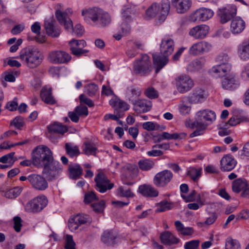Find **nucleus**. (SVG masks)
Returning a JSON list of instances; mask_svg holds the SVG:
<instances>
[{"label": "nucleus", "instance_id": "obj_45", "mask_svg": "<svg viewBox=\"0 0 249 249\" xmlns=\"http://www.w3.org/2000/svg\"><path fill=\"white\" fill-rule=\"evenodd\" d=\"M170 9V1L169 0H162L160 5V19H164L169 13Z\"/></svg>", "mask_w": 249, "mask_h": 249}, {"label": "nucleus", "instance_id": "obj_25", "mask_svg": "<svg viewBox=\"0 0 249 249\" xmlns=\"http://www.w3.org/2000/svg\"><path fill=\"white\" fill-rule=\"evenodd\" d=\"M239 86L238 79L232 75L225 77L222 81V87L226 90L233 91L237 89Z\"/></svg>", "mask_w": 249, "mask_h": 249}, {"label": "nucleus", "instance_id": "obj_12", "mask_svg": "<svg viewBox=\"0 0 249 249\" xmlns=\"http://www.w3.org/2000/svg\"><path fill=\"white\" fill-rule=\"evenodd\" d=\"M48 59L49 62L53 64H67L71 61V57L68 53L59 50L50 52Z\"/></svg>", "mask_w": 249, "mask_h": 249}, {"label": "nucleus", "instance_id": "obj_16", "mask_svg": "<svg viewBox=\"0 0 249 249\" xmlns=\"http://www.w3.org/2000/svg\"><path fill=\"white\" fill-rule=\"evenodd\" d=\"M213 12L210 9L201 8L196 10L190 16V20L193 22L205 21L211 18Z\"/></svg>", "mask_w": 249, "mask_h": 249}, {"label": "nucleus", "instance_id": "obj_30", "mask_svg": "<svg viewBox=\"0 0 249 249\" xmlns=\"http://www.w3.org/2000/svg\"><path fill=\"white\" fill-rule=\"evenodd\" d=\"M236 14V9L232 7L224 8L219 10L220 22L224 24L230 20Z\"/></svg>", "mask_w": 249, "mask_h": 249}, {"label": "nucleus", "instance_id": "obj_10", "mask_svg": "<svg viewBox=\"0 0 249 249\" xmlns=\"http://www.w3.org/2000/svg\"><path fill=\"white\" fill-rule=\"evenodd\" d=\"M62 171V167L61 164L57 161H53L51 165L43 167L42 173L48 180L52 181L57 179Z\"/></svg>", "mask_w": 249, "mask_h": 249}, {"label": "nucleus", "instance_id": "obj_60", "mask_svg": "<svg viewBox=\"0 0 249 249\" xmlns=\"http://www.w3.org/2000/svg\"><path fill=\"white\" fill-rule=\"evenodd\" d=\"M97 199L98 198L96 194L92 191L89 192L85 195L84 202L85 203H90Z\"/></svg>", "mask_w": 249, "mask_h": 249}, {"label": "nucleus", "instance_id": "obj_4", "mask_svg": "<svg viewBox=\"0 0 249 249\" xmlns=\"http://www.w3.org/2000/svg\"><path fill=\"white\" fill-rule=\"evenodd\" d=\"M82 15L84 17L85 20L89 21L90 19L95 25L100 27L106 26L111 21L109 14L98 8H93L83 11Z\"/></svg>", "mask_w": 249, "mask_h": 249}, {"label": "nucleus", "instance_id": "obj_6", "mask_svg": "<svg viewBox=\"0 0 249 249\" xmlns=\"http://www.w3.org/2000/svg\"><path fill=\"white\" fill-rule=\"evenodd\" d=\"M55 17L59 23L63 25L66 30H72L78 36H80L83 34L84 32L83 27L80 24H77L73 28L72 20L68 17L66 12H62L57 10L55 12Z\"/></svg>", "mask_w": 249, "mask_h": 249}, {"label": "nucleus", "instance_id": "obj_23", "mask_svg": "<svg viewBox=\"0 0 249 249\" xmlns=\"http://www.w3.org/2000/svg\"><path fill=\"white\" fill-rule=\"evenodd\" d=\"M210 28L206 25H197L192 28L189 35L196 39L205 38L209 33Z\"/></svg>", "mask_w": 249, "mask_h": 249}, {"label": "nucleus", "instance_id": "obj_42", "mask_svg": "<svg viewBox=\"0 0 249 249\" xmlns=\"http://www.w3.org/2000/svg\"><path fill=\"white\" fill-rule=\"evenodd\" d=\"M175 226L179 234L183 236H189L192 235L194 230L192 227H185L180 221L175 222Z\"/></svg>", "mask_w": 249, "mask_h": 249}, {"label": "nucleus", "instance_id": "obj_58", "mask_svg": "<svg viewBox=\"0 0 249 249\" xmlns=\"http://www.w3.org/2000/svg\"><path fill=\"white\" fill-rule=\"evenodd\" d=\"M173 134H170L168 132H164L155 137V140L157 142H160L163 140H173Z\"/></svg>", "mask_w": 249, "mask_h": 249}, {"label": "nucleus", "instance_id": "obj_40", "mask_svg": "<svg viewBox=\"0 0 249 249\" xmlns=\"http://www.w3.org/2000/svg\"><path fill=\"white\" fill-rule=\"evenodd\" d=\"M69 176L71 178H79L83 173V169L78 164L70 165L69 166Z\"/></svg>", "mask_w": 249, "mask_h": 249}, {"label": "nucleus", "instance_id": "obj_55", "mask_svg": "<svg viewBox=\"0 0 249 249\" xmlns=\"http://www.w3.org/2000/svg\"><path fill=\"white\" fill-rule=\"evenodd\" d=\"M204 63L205 62L203 59H196L190 64V67L192 68V71H197L203 67Z\"/></svg>", "mask_w": 249, "mask_h": 249}, {"label": "nucleus", "instance_id": "obj_11", "mask_svg": "<svg viewBox=\"0 0 249 249\" xmlns=\"http://www.w3.org/2000/svg\"><path fill=\"white\" fill-rule=\"evenodd\" d=\"M28 180L35 190L43 191L49 186L47 179L42 175L32 174L28 176Z\"/></svg>", "mask_w": 249, "mask_h": 249}, {"label": "nucleus", "instance_id": "obj_41", "mask_svg": "<svg viewBox=\"0 0 249 249\" xmlns=\"http://www.w3.org/2000/svg\"><path fill=\"white\" fill-rule=\"evenodd\" d=\"M248 186V182L245 179L238 178L233 182L232 189L234 192L238 193L241 191H244L247 190Z\"/></svg>", "mask_w": 249, "mask_h": 249}, {"label": "nucleus", "instance_id": "obj_53", "mask_svg": "<svg viewBox=\"0 0 249 249\" xmlns=\"http://www.w3.org/2000/svg\"><path fill=\"white\" fill-rule=\"evenodd\" d=\"M90 206L95 213H101L105 208V202L104 200H101L100 201L92 203Z\"/></svg>", "mask_w": 249, "mask_h": 249}, {"label": "nucleus", "instance_id": "obj_56", "mask_svg": "<svg viewBox=\"0 0 249 249\" xmlns=\"http://www.w3.org/2000/svg\"><path fill=\"white\" fill-rule=\"evenodd\" d=\"M15 152H11L0 158V162L3 163L14 164L15 160L14 159Z\"/></svg>", "mask_w": 249, "mask_h": 249}, {"label": "nucleus", "instance_id": "obj_26", "mask_svg": "<svg viewBox=\"0 0 249 249\" xmlns=\"http://www.w3.org/2000/svg\"><path fill=\"white\" fill-rule=\"evenodd\" d=\"M246 27L245 21L240 17L233 18L231 22L230 29L233 34L242 33Z\"/></svg>", "mask_w": 249, "mask_h": 249}, {"label": "nucleus", "instance_id": "obj_29", "mask_svg": "<svg viewBox=\"0 0 249 249\" xmlns=\"http://www.w3.org/2000/svg\"><path fill=\"white\" fill-rule=\"evenodd\" d=\"M137 168L131 164H127L124 166L121 170V178L123 183L132 185L133 183L128 181V179L131 178L130 175L132 172L137 171Z\"/></svg>", "mask_w": 249, "mask_h": 249}, {"label": "nucleus", "instance_id": "obj_21", "mask_svg": "<svg viewBox=\"0 0 249 249\" xmlns=\"http://www.w3.org/2000/svg\"><path fill=\"white\" fill-rule=\"evenodd\" d=\"M132 105L134 110L140 114L150 111L152 106L151 101L146 99H139Z\"/></svg>", "mask_w": 249, "mask_h": 249}, {"label": "nucleus", "instance_id": "obj_3", "mask_svg": "<svg viewBox=\"0 0 249 249\" xmlns=\"http://www.w3.org/2000/svg\"><path fill=\"white\" fill-rule=\"evenodd\" d=\"M43 58V55L39 49L33 47L22 49L19 56V58L31 69H34L39 66L42 63Z\"/></svg>", "mask_w": 249, "mask_h": 249}, {"label": "nucleus", "instance_id": "obj_34", "mask_svg": "<svg viewBox=\"0 0 249 249\" xmlns=\"http://www.w3.org/2000/svg\"><path fill=\"white\" fill-rule=\"evenodd\" d=\"M160 238L163 244L169 246L177 244L180 242V239L169 231H165L161 233Z\"/></svg>", "mask_w": 249, "mask_h": 249}, {"label": "nucleus", "instance_id": "obj_24", "mask_svg": "<svg viewBox=\"0 0 249 249\" xmlns=\"http://www.w3.org/2000/svg\"><path fill=\"white\" fill-rule=\"evenodd\" d=\"M171 3L178 14L186 13L192 5L191 0H171Z\"/></svg>", "mask_w": 249, "mask_h": 249}, {"label": "nucleus", "instance_id": "obj_48", "mask_svg": "<svg viewBox=\"0 0 249 249\" xmlns=\"http://www.w3.org/2000/svg\"><path fill=\"white\" fill-rule=\"evenodd\" d=\"M201 168L196 169L194 167L190 168L187 172V175L195 182L197 181L201 175Z\"/></svg>", "mask_w": 249, "mask_h": 249}, {"label": "nucleus", "instance_id": "obj_33", "mask_svg": "<svg viewBox=\"0 0 249 249\" xmlns=\"http://www.w3.org/2000/svg\"><path fill=\"white\" fill-rule=\"evenodd\" d=\"M221 169L224 171H230L232 170L236 164V161L230 155H227L221 159Z\"/></svg>", "mask_w": 249, "mask_h": 249}, {"label": "nucleus", "instance_id": "obj_43", "mask_svg": "<svg viewBox=\"0 0 249 249\" xmlns=\"http://www.w3.org/2000/svg\"><path fill=\"white\" fill-rule=\"evenodd\" d=\"M65 148L67 154L71 158L76 157L80 154L78 146L72 143H66Z\"/></svg>", "mask_w": 249, "mask_h": 249}, {"label": "nucleus", "instance_id": "obj_39", "mask_svg": "<svg viewBox=\"0 0 249 249\" xmlns=\"http://www.w3.org/2000/svg\"><path fill=\"white\" fill-rule=\"evenodd\" d=\"M110 105L114 108L115 112L120 114L128 109V105L120 100H111Z\"/></svg>", "mask_w": 249, "mask_h": 249}, {"label": "nucleus", "instance_id": "obj_18", "mask_svg": "<svg viewBox=\"0 0 249 249\" xmlns=\"http://www.w3.org/2000/svg\"><path fill=\"white\" fill-rule=\"evenodd\" d=\"M22 191L21 187H11L8 184H3L0 187L1 195L10 199H14L18 197L21 194Z\"/></svg>", "mask_w": 249, "mask_h": 249}, {"label": "nucleus", "instance_id": "obj_52", "mask_svg": "<svg viewBox=\"0 0 249 249\" xmlns=\"http://www.w3.org/2000/svg\"><path fill=\"white\" fill-rule=\"evenodd\" d=\"M98 87L94 83L87 84L85 87V92L89 96H93L98 91Z\"/></svg>", "mask_w": 249, "mask_h": 249}, {"label": "nucleus", "instance_id": "obj_59", "mask_svg": "<svg viewBox=\"0 0 249 249\" xmlns=\"http://www.w3.org/2000/svg\"><path fill=\"white\" fill-rule=\"evenodd\" d=\"M13 220L14 222L13 228L15 231L17 232H20L21 231V228L22 226V220L18 216L14 217Z\"/></svg>", "mask_w": 249, "mask_h": 249}, {"label": "nucleus", "instance_id": "obj_8", "mask_svg": "<svg viewBox=\"0 0 249 249\" xmlns=\"http://www.w3.org/2000/svg\"><path fill=\"white\" fill-rule=\"evenodd\" d=\"M134 71L138 74H145L152 70L150 58L146 54H142L141 59L137 60L133 63Z\"/></svg>", "mask_w": 249, "mask_h": 249}, {"label": "nucleus", "instance_id": "obj_38", "mask_svg": "<svg viewBox=\"0 0 249 249\" xmlns=\"http://www.w3.org/2000/svg\"><path fill=\"white\" fill-rule=\"evenodd\" d=\"M117 237L115 233L111 231H106L102 234V241L107 246H113L117 242Z\"/></svg>", "mask_w": 249, "mask_h": 249}, {"label": "nucleus", "instance_id": "obj_54", "mask_svg": "<svg viewBox=\"0 0 249 249\" xmlns=\"http://www.w3.org/2000/svg\"><path fill=\"white\" fill-rule=\"evenodd\" d=\"M144 95L149 99H154L158 98L159 94L158 91L153 87H149L144 91Z\"/></svg>", "mask_w": 249, "mask_h": 249}, {"label": "nucleus", "instance_id": "obj_50", "mask_svg": "<svg viewBox=\"0 0 249 249\" xmlns=\"http://www.w3.org/2000/svg\"><path fill=\"white\" fill-rule=\"evenodd\" d=\"M249 119L248 118L241 117L237 116H233L231 117L228 122L225 124L226 126H235L242 122H249Z\"/></svg>", "mask_w": 249, "mask_h": 249}, {"label": "nucleus", "instance_id": "obj_31", "mask_svg": "<svg viewBox=\"0 0 249 249\" xmlns=\"http://www.w3.org/2000/svg\"><path fill=\"white\" fill-rule=\"evenodd\" d=\"M126 94L127 99L131 104H133L139 99V97L142 94V91L139 87L133 85L127 88Z\"/></svg>", "mask_w": 249, "mask_h": 249}, {"label": "nucleus", "instance_id": "obj_17", "mask_svg": "<svg viewBox=\"0 0 249 249\" xmlns=\"http://www.w3.org/2000/svg\"><path fill=\"white\" fill-rule=\"evenodd\" d=\"M91 218L89 216L85 214H78L71 218L69 222V228L72 231H74L78 227L83 224L90 223Z\"/></svg>", "mask_w": 249, "mask_h": 249}, {"label": "nucleus", "instance_id": "obj_9", "mask_svg": "<svg viewBox=\"0 0 249 249\" xmlns=\"http://www.w3.org/2000/svg\"><path fill=\"white\" fill-rule=\"evenodd\" d=\"M176 86L180 93H185L190 90L194 86L193 80L185 74H180L175 79Z\"/></svg>", "mask_w": 249, "mask_h": 249}, {"label": "nucleus", "instance_id": "obj_22", "mask_svg": "<svg viewBox=\"0 0 249 249\" xmlns=\"http://www.w3.org/2000/svg\"><path fill=\"white\" fill-rule=\"evenodd\" d=\"M211 45L205 41H200L194 44L189 49V53L193 55H197L210 50Z\"/></svg>", "mask_w": 249, "mask_h": 249}, {"label": "nucleus", "instance_id": "obj_64", "mask_svg": "<svg viewBox=\"0 0 249 249\" xmlns=\"http://www.w3.org/2000/svg\"><path fill=\"white\" fill-rule=\"evenodd\" d=\"M18 103L17 99L14 98L12 101L8 102L6 104V108L11 111H15L17 109Z\"/></svg>", "mask_w": 249, "mask_h": 249}, {"label": "nucleus", "instance_id": "obj_15", "mask_svg": "<svg viewBox=\"0 0 249 249\" xmlns=\"http://www.w3.org/2000/svg\"><path fill=\"white\" fill-rule=\"evenodd\" d=\"M47 129L48 131V137L51 139L60 138L68 131L66 125L57 122L48 125Z\"/></svg>", "mask_w": 249, "mask_h": 249}, {"label": "nucleus", "instance_id": "obj_2", "mask_svg": "<svg viewBox=\"0 0 249 249\" xmlns=\"http://www.w3.org/2000/svg\"><path fill=\"white\" fill-rule=\"evenodd\" d=\"M32 159L33 160V165L37 168L46 167L54 161L52 152L45 145L36 147L33 151Z\"/></svg>", "mask_w": 249, "mask_h": 249}, {"label": "nucleus", "instance_id": "obj_19", "mask_svg": "<svg viewBox=\"0 0 249 249\" xmlns=\"http://www.w3.org/2000/svg\"><path fill=\"white\" fill-rule=\"evenodd\" d=\"M69 44L71 53L75 56H80L89 52L87 50L82 49L86 46V42L84 40L72 39L70 41Z\"/></svg>", "mask_w": 249, "mask_h": 249}, {"label": "nucleus", "instance_id": "obj_1", "mask_svg": "<svg viewBox=\"0 0 249 249\" xmlns=\"http://www.w3.org/2000/svg\"><path fill=\"white\" fill-rule=\"evenodd\" d=\"M174 47L175 43L172 38L165 37L161 40L160 45V53L161 55L159 54L152 55L153 65L156 73L159 72L167 64L169 61L168 56L173 53Z\"/></svg>", "mask_w": 249, "mask_h": 249}, {"label": "nucleus", "instance_id": "obj_35", "mask_svg": "<svg viewBox=\"0 0 249 249\" xmlns=\"http://www.w3.org/2000/svg\"><path fill=\"white\" fill-rule=\"evenodd\" d=\"M54 20L52 18L45 21L44 26L48 35L52 37H57L60 34V30L54 26Z\"/></svg>", "mask_w": 249, "mask_h": 249}, {"label": "nucleus", "instance_id": "obj_63", "mask_svg": "<svg viewBox=\"0 0 249 249\" xmlns=\"http://www.w3.org/2000/svg\"><path fill=\"white\" fill-rule=\"evenodd\" d=\"M118 190L120 195L122 196L128 197L134 196L133 193L131 192L130 189H125L123 187H120Z\"/></svg>", "mask_w": 249, "mask_h": 249}, {"label": "nucleus", "instance_id": "obj_14", "mask_svg": "<svg viewBox=\"0 0 249 249\" xmlns=\"http://www.w3.org/2000/svg\"><path fill=\"white\" fill-rule=\"evenodd\" d=\"M173 177L172 172L164 170L156 174L153 178V183L158 187H164L171 181Z\"/></svg>", "mask_w": 249, "mask_h": 249}, {"label": "nucleus", "instance_id": "obj_36", "mask_svg": "<svg viewBox=\"0 0 249 249\" xmlns=\"http://www.w3.org/2000/svg\"><path fill=\"white\" fill-rule=\"evenodd\" d=\"M40 97L47 104L53 105L56 103V100L52 95L51 89L42 88L40 92Z\"/></svg>", "mask_w": 249, "mask_h": 249}, {"label": "nucleus", "instance_id": "obj_57", "mask_svg": "<svg viewBox=\"0 0 249 249\" xmlns=\"http://www.w3.org/2000/svg\"><path fill=\"white\" fill-rule=\"evenodd\" d=\"M65 249H75V243L72 235H67L66 237Z\"/></svg>", "mask_w": 249, "mask_h": 249}, {"label": "nucleus", "instance_id": "obj_37", "mask_svg": "<svg viewBox=\"0 0 249 249\" xmlns=\"http://www.w3.org/2000/svg\"><path fill=\"white\" fill-rule=\"evenodd\" d=\"M160 15V5L157 3H153L145 11V18L150 19L157 16Z\"/></svg>", "mask_w": 249, "mask_h": 249}, {"label": "nucleus", "instance_id": "obj_49", "mask_svg": "<svg viewBox=\"0 0 249 249\" xmlns=\"http://www.w3.org/2000/svg\"><path fill=\"white\" fill-rule=\"evenodd\" d=\"M142 127L143 129L148 131H152L153 130L160 129V130H164L165 127L164 126H160L157 123L151 122H146L142 124Z\"/></svg>", "mask_w": 249, "mask_h": 249}, {"label": "nucleus", "instance_id": "obj_20", "mask_svg": "<svg viewBox=\"0 0 249 249\" xmlns=\"http://www.w3.org/2000/svg\"><path fill=\"white\" fill-rule=\"evenodd\" d=\"M231 68V64L228 62H224L213 67L210 70L209 72L214 76L223 77L230 72Z\"/></svg>", "mask_w": 249, "mask_h": 249}, {"label": "nucleus", "instance_id": "obj_44", "mask_svg": "<svg viewBox=\"0 0 249 249\" xmlns=\"http://www.w3.org/2000/svg\"><path fill=\"white\" fill-rule=\"evenodd\" d=\"M97 148L95 144L89 142H85L83 147V153L86 155L96 156Z\"/></svg>", "mask_w": 249, "mask_h": 249}, {"label": "nucleus", "instance_id": "obj_7", "mask_svg": "<svg viewBox=\"0 0 249 249\" xmlns=\"http://www.w3.org/2000/svg\"><path fill=\"white\" fill-rule=\"evenodd\" d=\"M48 203V200L45 196L39 195L28 202L25 206V210L28 213H38L46 207Z\"/></svg>", "mask_w": 249, "mask_h": 249}, {"label": "nucleus", "instance_id": "obj_27", "mask_svg": "<svg viewBox=\"0 0 249 249\" xmlns=\"http://www.w3.org/2000/svg\"><path fill=\"white\" fill-rule=\"evenodd\" d=\"M138 192L146 197H155L159 195V191L150 184H144L140 185L138 188Z\"/></svg>", "mask_w": 249, "mask_h": 249}, {"label": "nucleus", "instance_id": "obj_51", "mask_svg": "<svg viewBox=\"0 0 249 249\" xmlns=\"http://www.w3.org/2000/svg\"><path fill=\"white\" fill-rule=\"evenodd\" d=\"M225 249H240V245L238 240L231 238L226 240Z\"/></svg>", "mask_w": 249, "mask_h": 249}, {"label": "nucleus", "instance_id": "obj_5", "mask_svg": "<svg viewBox=\"0 0 249 249\" xmlns=\"http://www.w3.org/2000/svg\"><path fill=\"white\" fill-rule=\"evenodd\" d=\"M215 119L216 114L213 111L209 109L200 110L196 113L195 121L192 124V127H200L202 129H206Z\"/></svg>", "mask_w": 249, "mask_h": 249}, {"label": "nucleus", "instance_id": "obj_61", "mask_svg": "<svg viewBox=\"0 0 249 249\" xmlns=\"http://www.w3.org/2000/svg\"><path fill=\"white\" fill-rule=\"evenodd\" d=\"M127 45L132 48H135L140 50H143L144 47L143 43L140 40H135L134 41H129Z\"/></svg>", "mask_w": 249, "mask_h": 249}, {"label": "nucleus", "instance_id": "obj_46", "mask_svg": "<svg viewBox=\"0 0 249 249\" xmlns=\"http://www.w3.org/2000/svg\"><path fill=\"white\" fill-rule=\"evenodd\" d=\"M175 206L173 203L163 200L157 204L156 212L157 213L163 212L172 209Z\"/></svg>", "mask_w": 249, "mask_h": 249}, {"label": "nucleus", "instance_id": "obj_62", "mask_svg": "<svg viewBox=\"0 0 249 249\" xmlns=\"http://www.w3.org/2000/svg\"><path fill=\"white\" fill-rule=\"evenodd\" d=\"M199 241L198 240H192L186 242L184 245L185 249H197L199 246Z\"/></svg>", "mask_w": 249, "mask_h": 249}, {"label": "nucleus", "instance_id": "obj_28", "mask_svg": "<svg viewBox=\"0 0 249 249\" xmlns=\"http://www.w3.org/2000/svg\"><path fill=\"white\" fill-rule=\"evenodd\" d=\"M205 99L204 91L200 88L196 89L187 97V101L191 104L201 103Z\"/></svg>", "mask_w": 249, "mask_h": 249}, {"label": "nucleus", "instance_id": "obj_13", "mask_svg": "<svg viewBox=\"0 0 249 249\" xmlns=\"http://www.w3.org/2000/svg\"><path fill=\"white\" fill-rule=\"evenodd\" d=\"M94 181L96 183V189L101 193L110 190L114 186V184L110 182V180L102 172H99L96 175Z\"/></svg>", "mask_w": 249, "mask_h": 249}, {"label": "nucleus", "instance_id": "obj_47", "mask_svg": "<svg viewBox=\"0 0 249 249\" xmlns=\"http://www.w3.org/2000/svg\"><path fill=\"white\" fill-rule=\"evenodd\" d=\"M154 164V161L150 159L141 160L138 162L139 167L142 171H148L151 169Z\"/></svg>", "mask_w": 249, "mask_h": 249}, {"label": "nucleus", "instance_id": "obj_32", "mask_svg": "<svg viewBox=\"0 0 249 249\" xmlns=\"http://www.w3.org/2000/svg\"><path fill=\"white\" fill-rule=\"evenodd\" d=\"M237 54L242 60L249 59V38L246 39L237 46Z\"/></svg>", "mask_w": 249, "mask_h": 249}]
</instances>
